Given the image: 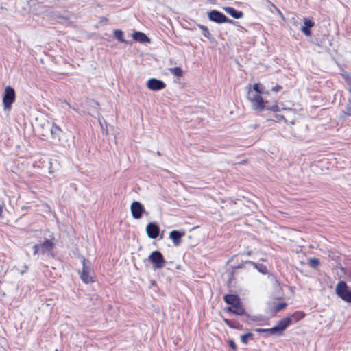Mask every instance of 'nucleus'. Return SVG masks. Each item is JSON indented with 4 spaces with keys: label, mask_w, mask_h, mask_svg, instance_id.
Listing matches in <instances>:
<instances>
[{
    "label": "nucleus",
    "mask_w": 351,
    "mask_h": 351,
    "mask_svg": "<svg viewBox=\"0 0 351 351\" xmlns=\"http://www.w3.org/2000/svg\"><path fill=\"white\" fill-rule=\"evenodd\" d=\"M223 23H228V24L233 25V24H234V21L232 19H230L228 17H227L226 16V17L224 19Z\"/></svg>",
    "instance_id": "4c0bfd02"
},
{
    "label": "nucleus",
    "mask_w": 351,
    "mask_h": 351,
    "mask_svg": "<svg viewBox=\"0 0 351 351\" xmlns=\"http://www.w3.org/2000/svg\"><path fill=\"white\" fill-rule=\"evenodd\" d=\"M223 322L230 328L241 330L243 326L240 325L239 323H235L234 321L223 317Z\"/></svg>",
    "instance_id": "a878e982"
},
{
    "label": "nucleus",
    "mask_w": 351,
    "mask_h": 351,
    "mask_svg": "<svg viewBox=\"0 0 351 351\" xmlns=\"http://www.w3.org/2000/svg\"><path fill=\"white\" fill-rule=\"evenodd\" d=\"M169 71L175 76L180 77L182 75V70L180 67L170 68Z\"/></svg>",
    "instance_id": "7c9ffc66"
},
{
    "label": "nucleus",
    "mask_w": 351,
    "mask_h": 351,
    "mask_svg": "<svg viewBox=\"0 0 351 351\" xmlns=\"http://www.w3.org/2000/svg\"><path fill=\"white\" fill-rule=\"evenodd\" d=\"M291 325V318L284 317L277 322V324L274 326L276 336H281L283 335L284 331Z\"/></svg>",
    "instance_id": "0eeeda50"
},
{
    "label": "nucleus",
    "mask_w": 351,
    "mask_h": 351,
    "mask_svg": "<svg viewBox=\"0 0 351 351\" xmlns=\"http://www.w3.org/2000/svg\"><path fill=\"white\" fill-rule=\"evenodd\" d=\"M147 88L153 91L160 90L166 87V84L156 78H151L147 82Z\"/></svg>",
    "instance_id": "9d476101"
},
{
    "label": "nucleus",
    "mask_w": 351,
    "mask_h": 351,
    "mask_svg": "<svg viewBox=\"0 0 351 351\" xmlns=\"http://www.w3.org/2000/svg\"><path fill=\"white\" fill-rule=\"evenodd\" d=\"M132 37L135 40L141 43L150 42V39L149 38V37L145 34L141 32H135L133 34Z\"/></svg>",
    "instance_id": "aec40b11"
},
{
    "label": "nucleus",
    "mask_w": 351,
    "mask_h": 351,
    "mask_svg": "<svg viewBox=\"0 0 351 351\" xmlns=\"http://www.w3.org/2000/svg\"><path fill=\"white\" fill-rule=\"evenodd\" d=\"M213 1V0H210V1H211V2H212Z\"/></svg>",
    "instance_id": "a18cd8bd"
},
{
    "label": "nucleus",
    "mask_w": 351,
    "mask_h": 351,
    "mask_svg": "<svg viewBox=\"0 0 351 351\" xmlns=\"http://www.w3.org/2000/svg\"><path fill=\"white\" fill-rule=\"evenodd\" d=\"M148 259L153 264L154 269L163 268L166 263V261L162 253L156 250L149 254Z\"/></svg>",
    "instance_id": "20e7f679"
},
{
    "label": "nucleus",
    "mask_w": 351,
    "mask_h": 351,
    "mask_svg": "<svg viewBox=\"0 0 351 351\" xmlns=\"http://www.w3.org/2000/svg\"><path fill=\"white\" fill-rule=\"evenodd\" d=\"M225 311L230 314H234L237 315H247L250 317L246 312L243 305L241 304V302L233 305L228 306L225 308Z\"/></svg>",
    "instance_id": "1a4fd4ad"
},
{
    "label": "nucleus",
    "mask_w": 351,
    "mask_h": 351,
    "mask_svg": "<svg viewBox=\"0 0 351 351\" xmlns=\"http://www.w3.org/2000/svg\"><path fill=\"white\" fill-rule=\"evenodd\" d=\"M211 117L209 113L199 108V125H205L209 123Z\"/></svg>",
    "instance_id": "f3484780"
},
{
    "label": "nucleus",
    "mask_w": 351,
    "mask_h": 351,
    "mask_svg": "<svg viewBox=\"0 0 351 351\" xmlns=\"http://www.w3.org/2000/svg\"><path fill=\"white\" fill-rule=\"evenodd\" d=\"M351 116V96L348 99V102L344 110H343L341 112L340 117L341 119H346L348 117Z\"/></svg>",
    "instance_id": "393cba45"
},
{
    "label": "nucleus",
    "mask_w": 351,
    "mask_h": 351,
    "mask_svg": "<svg viewBox=\"0 0 351 351\" xmlns=\"http://www.w3.org/2000/svg\"><path fill=\"white\" fill-rule=\"evenodd\" d=\"M62 129L56 123H53L51 128V134L53 138L60 139Z\"/></svg>",
    "instance_id": "b1692460"
},
{
    "label": "nucleus",
    "mask_w": 351,
    "mask_h": 351,
    "mask_svg": "<svg viewBox=\"0 0 351 351\" xmlns=\"http://www.w3.org/2000/svg\"><path fill=\"white\" fill-rule=\"evenodd\" d=\"M16 99V93L14 89L10 86H7L5 88L4 93L3 95V106L4 110H10L12 104Z\"/></svg>",
    "instance_id": "7ed1b4c3"
},
{
    "label": "nucleus",
    "mask_w": 351,
    "mask_h": 351,
    "mask_svg": "<svg viewBox=\"0 0 351 351\" xmlns=\"http://www.w3.org/2000/svg\"><path fill=\"white\" fill-rule=\"evenodd\" d=\"M146 232L150 239H156L159 235L160 227L156 223L150 222L147 225Z\"/></svg>",
    "instance_id": "4468645a"
},
{
    "label": "nucleus",
    "mask_w": 351,
    "mask_h": 351,
    "mask_svg": "<svg viewBox=\"0 0 351 351\" xmlns=\"http://www.w3.org/2000/svg\"><path fill=\"white\" fill-rule=\"evenodd\" d=\"M2 212H3V210H2V208L0 206V217H1V215H2Z\"/></svg>",
    "instance_id": "79ce46f5"
},
{
    "label": "nucleus",
    "mask_w": 351,
    "mask_h": 351,
    "mask_svg": "<svg viewBox=\"0 0 351 351\" xmlns=\"http://www.w3.org/2000/svg\"><path fill=\"white\" fill-rule=\"evenodd\" d=\"M270 276L271 277V279H274V280H275V281H276L277 283H278V284H279V282H278V280H277V278H276V276H274V275H270Z\"/></svg>",
    "instance_id": "ea45409f"
},
{
    "label": "nucleus",
    "mask_w": 351,
    "mask_h": 351,
    "mask_svg": "<svg viewBox=\"0 0 351 351\" xmlns=\"http://www.w3.org/2000/svg\"><path fill=\"white\" fill-rule=\"evenodd\" d=\"M199 29H201L203 36L208 38L211 43H217L215 38L212 36L207 26L199 24Z\"/></svg>",
    "instance_id": "6ab92c4d"
},
{
    "label": "nucleus",
    "mask_w": 351,
    "mask_h": 351,
    "mask_svg": "<svg viewBox=\"0 0 351 351\" xmlns=\"http://www.w3.org/2000/svg\"><path fill=\"white\" fill-rule=\"evenodd\" d=\"M254 330L259 334H263L264 337L267 338L269 336L271 335H276L275 330H274V328H254Z\"/></svg>",
    "instance_id": "4be33fe9"
},
{
    "label": "nucleus",
    "mask_w": 351,
    "mask_h": 351,
    "mask_svg": "<svg viewBox=\"0 0 351 351\" xmlns=\"http://www.w3.org/2000/svg\"><path fill=\"white\" fill-rule=\"evenodd\" d=\"M223 9L234 19H239L243 16V12L242 11L236 10L233 7L227 6L223 8Z\"/></svg>",
    "instance_id": "dca6fc26"
},
{
    "label": "nucleus",
    "mask_w": 351,
    "mask_h": 351,
    "mask_svg": "<svg viewBox=\"0 0 351 351\" xmlns=\"http://www.w3.org/2000/svg\"><path fill=\"white\" fill-rule=\"evenodd\" d=\"M249 265L253 266L257 271L263 274H267L268 273V269L266 265L261 263H256L254 261H246L245 262Z\"/></svg>",
    "instance_id": "412c9836"
},
{
    "label": "nucleus",
    "mask_w": 351,
    "mask_h": 351,
    "mask_svg": "<svg viewBox=\"0 0 351 351\" xmlns=\"http://www.w3.org/2000/svg\"><path fill=\"white\" fill-rule=\"evenodd\" d=\"M247 98L251 102L253 110L257 112H267L271 107L267 105L268 101L264 100L261 95L253 93L250 89L247 93Z\"/></svg>",
    "instance_id": "f257e3e1"
},
{
    "label": "nucleus",
    "mask_w": 351,
    "mask_h": 351,
    "mask_svg": "<svg viewBox=\"0 0 351 351\" xmlns=\"http://www.w3.org/2000/svg\"><path fill=\"white\" fill-rule=\"evenodd\" d=\"M238 24H239V22L234 21V24H233V25L237 26Z\"/></svg>",
    "instance_id": "37998d69"
},
{
    "label": "nucleus",
    "mask_w": 351,
    "mask_h": 351,
    "mask_svg": "<svg viewBox=\"0 0 351 351\" xmlns=\"http://www.w3.org/2000/svg\"><path fill=\"white\" fill-rule=\"evenodd\" d=\"M251 318V319L254 322H263L265 321L266 319L264 316L259 315H254L252 317H249Z\"/></svg>",
    "instance_id": "72a5a7b5"
},
{
    "label": "nucleus",
    "mask_w": 351,
    "mask_h": 351,
    "mask_svg": "<svg viewBox=\"0 0 351 351\" xmlns=\"http://www.w3.org/2000/svg\"><path fill=\"white\" fill-rule=\"evenodd\" d=\"M54 247V243L53 241L49 239L45 240L42 243L36 244L33 247L34 254H45L49 253L52 254V251Z\"/></svg>",
    "instance_id": "39448f33"
},
{
    "label": "nucleus",
    "mask_w": 351,
    "mask_h": 351,
    "mask_svg": "<svg viewBox=\"0 0 351 351\" xmlns=\"http://www.w3.org/2000/svg\"><path fill=\"white\" fill-rule=\"evenodd\" d=\"M228 345L233 350H237V344L235 343L233 339H229Z\"/></svg>",
    "instance_id": "c9c22d12"
},
{
    "label": "nucleus",
    "mask_w": 351,
    "mask_h": 351,
    "mask_svg": "<svg viewBox=\"0 0 351 351\" xmlns=\"http://www.w3.org/2000/svg\"><path fill=\"white\" fill-rule=\"evenodd\" d=\"M346 82L350 86L348 91L351 93V75H343Z\"/></svg>",
    "instance_id": "f704fd0d"
},
{
    "label": "nucleus",
    "mask_w": 351,
    "mask_h": 351,
    "mask_svg": "<svg viewBox=\"0 0 351 351\" xmlns=\"http://www.w3.org/2000/svg\"><path fill=\"white\" fill-rule=\"evenodd\" d=\"M198 186H199V188H204V186L202 184V183L199 181Z\"/></svg>",
    "instance_id": "a19ab883"
},
{
    "label": "nucleus",
    "mask_w": 351,
    "mask_h": 351,
    "mask_svg": "<svg viewBox=\"0 0 351 351\" xmlns=\"http://www.w3.org/2000/svg\"><path fill=\"white\" fill-rule=\"evenodd\" d=\"M341 270L344 271L345 268L344 267H341Z\"/></svg>",
    "instance_id": "c03bdc74"
},
{
    "label": "nucleus",
    "mask_w": 351,
    "mask_h": 351,
    "mask_svg": "<svg viewBox=\"0 0 351 351\" xmlns=\"http://www.w3.org/2000/svg\"><path fill=\"white\" fill-rule=\"evenodd\" d=\"M337 295L343 301L351 303V289L343 280H340L335 288Z\"/></svg>",
    "instance_id": "f03ea898"
},
{
    "label": "nucleus",
    "mask_w": 351,
    "mask_h": 351,
    "mask_svg": "<svg viewBox=\"0 0 351 351\" xmlns=\"http://www.w3.org/2000/svg\"><path fill=\"white\" fill-rule=\"evenodd\" d=\"M130 208L132 216L136 219H140L142 217L143 213L145 211V208L138 202H133Z\"/></svg>",
    "instance_id": "9b49d317"
},
{
    "label": "nucleus",
    "mask_w": 351,
    "mask_h": 351,
    "mask_svg": "<svg viewBox=\"0 0 351 351\" xmlns=\"http://www.w3.org/2000/svg\"><path fill=\"white\" fill-rule=\"evenodd\" d=\"M304 25L301 26V32L306 36H310L312 34L311 28L315 25V22L313 19L304 17L303 19Z\"/></svg>",
    "instance_id": "ddd939ff"
},
{
    "label": "nucleus",
    "mask_w": 351,
    "mask_h": 351,
    "mask_svg": "<svg viewBox=\"0 0 351 351\" xmlns=\"http://www.w3.org/2000/svg\"><path fill=\"white\" fill-rule=\"evenodd\" d=\"M247 261H241V263H239L237 265L232 266V269L237 270L238 269L246 268V265H247L245 262Z\"/></svg>",
    "instance_id": "473e14b6"
},
{
    "label": "nucleus",
    "mask_w": 351,
    "mask_h": 351,
    "mask_svg": "<svg viewBox=\"0 0 351 351\" xmlns=\"http://www.w3.org/2000/svg\"><path fill=\"white\" fill-rule=\"evenodd\" d=\"M223 300L230 306H233L241 302L239 296L237 294H226L223 296Z\"/></svg>",
    "instance_id": "a211bd4d"
},
{
    "label": "nucleus",
    "mask_w": 351,
    "mask_h": 351,
    "mask_svg": "<svg viewBox=\"0 0 351 351\" xmlns=\"http://www.w3.org/2000/svg\"><path fill=\"white\" fill-rule=\"evenodd\" d=\"M305 313L301 311H295L291 315L287 316V317L291 318V324L294 322L296 323L298 321L301 320L305 317Z\"/></svg>",
    "instance_id": "5701e85b"
},
{
    "label": "nucleus",
    "mask_w": 351,
    "mask_h": 351,
    "mask_svg": "<svg viewBox=\"0 0 351 351\" xmlns=\"http://www.w3.org/2000/svg\"><path fill=\"white\" fill-rule=\"evenodd\" d=\"M234 273H235V270H232V271H230L229 274H228V281L229 282H231L232 280H234Z\"/></svg>",
    "instance_id": "e433bc0d"
},
{
    "label": "nucleus",
    "mask_w": 351,
    "mask_h": 351,
    "mask_svg": "<svg viewBox=\"0 0 351 351\" xmlns=\"http://www.w3.org/2000/svg\"><path fill=\"white\" fill-rule=\"evenodd\" d=\"M287 306V304L286 302H280L274 306V311L275 313H278V312L283 310Z\"/></svg>",
    "instance_id": "2f4dec72"
},
{
    "label": "nucleus",
    "mask_w": 351,
    "mask_h": 351,
    "mask_svg": "<svg viewBox=\"0 0 351 351\" xmlns=\"http://www.w3.org/2000/svg\"><path fill=\"white\" fill-rule=\"evenodd\" d=\"M254 334L252 332H247L241 336V341L242 343L247 345L248 343L249 339H254Z\"/></svg>",
    "instance_id": "cd10ccee"
},
{
    "label": "nucleus",
    "mask_w": 351,
    "mask_h": 351,
    "mask_svg": "<svg viewBox=\"0 0 351 351\" xmlns=\"http://www.w3.org/2000/svg\"><path fill=\"white\" fill-rule=\"evenodd\" d=\"M207 16L210 21L217 24L223 23L224 19L226 17V15L223 12L217 10H212L208 12Z\"/></svg>",
    "instance_id": "6e6552de"
},
{
    "label": "nucleus",
    "mask_w": 351,
    "mask_h": 351,
    "mask_svg": "<svg viewBox=\"0 0 351 351\" xmlns=\"http://www.w3.org/2000/svg\"><path fill=\"white\" fill-rule=\"evenodd\" d=\"M265 86L261 83H255L253 86V93L261 94L264 93Z\"/></svg>",
    "instance_id": "bb28decb"
},
{
    "label": "nucleus",
    "mask_w": 351,
    "mask_h": 351,
    "mask_svg": "<svg viewBox=\"0 0 351 351\" xmlns=\"http://www.w3.org/2000/svg\"><path fill=\"white\" fill-rule=\"evenodd\" d=\"M55 351H58V350H56Z\"/></svg>",
    "instance_id": "49530a36"
},
{
    "label": "nucleus",
    "mask_w": 351,
    "mask_h": 351,
    "mask_svg": "<svg viewBox=\"0 0 351 351\" xmlns=\"http://www.w3.org/2000/svg\"><path fill=\"white\" fill-rule=\"evenodd\" d=\"M184 234V232L172 230L169 233V238L172 240L175 245H178L181 243L182 238Z\"/></svg>",
    "instance_id": "2eb2a0df"
},
{
    "label": "nucleus",
    "mask_w": 351,
    "mask_h": 351,
    "mask_svg": "<svg viewBox=\"0 0 351 351\" xmlns=\"http://www.w3.org/2000/svg\"><path fill=\"white\" fill-rule=\"evenodd\" d=\"M279 111L280 108L278 104H274L271 106V107L267 112V114L268 115L267 120H271L276 122H280L283 120L285 123H287V121L284 117V116L281 114L278 113Z\"/></svg>",
    "instance_id": "423d86ee"
},
{
    "label": "nucleus",
    "mask_w": 351,
    "mask_h": 351,
    "mask_svg": "<svg viewBox=\"0 0 351 351\" xmlns=\"http://www.w3.org/2000/svg\"><path fill=\"white\" fill-rule=\"evenodd\" d=\"M282 89V87L280 85H276L275 86L272 87L271 90L274 92H278Z\"/></svg>",
    "instance_id": "58836bf2"
},
{
    "label": "nucleus",
    "mask_w": 351,
    "mask_h": 351,
    "mask_svg": "<svg viewBox=\"0 0 351 351\" xmlns=\"http://www.w3.org/2000/svg\"><path fill=\"white\" fill-rule=\"evenodd\" d=\"M114 35L115 38L121 43H125L123 33L121 30L116 29L114 31Z\"/></svg>",
    "instance_id": "c756f323"
},
{
    "label": "nucleus",
    "mask_w": 351,
    "mask_h": 351,
    "mask_svg": "<svg viewBox=\"0 0 351 351\" xmlns=\"http://www.w3.org/2000/svg\"><path fill=\"white\" fill-rule=\"evenodd\" d=\"M82 265H83V267H82V270L80 273V278H81L82 280L86 284L93 282L94 280L93 279V277L90 276V269L88 266L86 265L85 258H84L82 260Z\"/></svg>",
    "instance_id": "f8f14e48"
},
{
    "label": "nucleus",
    "mask_w": 351,
    "mask_h": 351,
    "mask_svg": "<svg viewBox=\"0 0 351 351\" xmlns=\"http://www.w3.org/2000/svg\"><path fill=\"white\" fill-rule=\"evenodd\" d=\"M320 265V261L318 258L313 257L308 260V265L313 269H317Z\"/></svg>",
    "instance_id": "c85d7f7f"
}]
</instances>
